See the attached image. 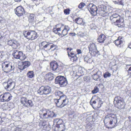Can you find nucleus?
<instances>
[{
  "instance_id": "20",
  "label": "nucleus",
  "mask_w": 131,
  "mask_h": 131,
  "mask_svg": "<svg viewBox=\"0 0 131 131\" xmlns=\"http://www.w3.org/2000/svg\"><path fill=\"white\" fill-rule=\"evenodd\" d=\"M123 19L121 18L117 22L115 23V25L119 27H122L124 26V23Z\"/></svg>"
},
{
  "instance_id": "2",
  "label": "nucleus",
  "mask_w": 131,
  "mask_h": 131,
  "mask_svg": "<svg viewBox=\"0 0 131 131\" xmlns=\"http://www.w3.org/2000/svg\"><path fill=\"white\" fill-rule=\"evenodd\" d=\"M2 69L4 72L6 73L10 72L14 70V66L10 62L6 61L3 62L1 64Z\"/></svg>"
},
{
  "instance_id": "31",
  "label": "nucleus",
  "mask_w": 131,
  "mask_h": 131,
  "mask_svg": "<svg viewBox=\"0 0 131 131\" xmlns=\"http://www.w3.org/2000/svg\"><path fill=\"white\" fill-rule=\"evenodd\" d=\"M54 121L55 122H56V126H58V125H60L61 124H62L63 121L62 119H54Z\"/></svg>"
},
{
  "instance_id": "60",
  "label": "nucleus",
  "mask_w": 131,
  "mask_h": 131,
  "mask_svg": "<svg viewBox=\"0 0 131 131\" xmlns=\"http://www.w3.org/2000/svg\"><path fill=\"white\" fill-rule=\"evenodd\" d=\"M50 46V48H49V49H48V50H50L52 48H53V47H55V45H53V44L51 45H50L49 46Z\"/></svg>"
},
{
  "instance_id": "59",
  "label": "nucleus",
  "mask_w": 131,
  "mask_h": 131,
  "mask_svg": "<svg viewBox=\"0 0 131 131\" xmlns=\"http://www.w3.org/2000/svg\"><path fill=\"white\" fill-rule=\"evenodd\" d=\"M64 29L69 31L70 30V28L68 26H65Z\"/></svg>"
},
{
  "instance_id": "39",
  "label": "nucleus",
  "mask_w": 131,
  "mask_h": 131,
  "mask_svg": "<svg viewBox=\"0 0 131 131\" xmlns=\"http://www.w3.org/2000/svg\"><path fill=\"white\" fill-rule=\"evenodd\" d=\"M27 99L25 97H21L20 99L21 103V104L24 106V104L26 102Z\"/></svg>"
},
{
  "instance_id": "11",
  "label": "nucleus",
  "mask_w": 131,
  "mask_h": 131,
  "mask_svg": "<svg viewBox=\"0 0 131 131\" xmlns=\"http://www.w3.org/2000/svg\"><path fill=\"white\" fill-rule=\"evenodd\" d=\"M49 111V110L44 108L40 110L39 112L40 117L42 119H48Z\"/></svg>"
},
{
  "instance_id": "47",
  "label": "nucleus",
  "mask_w": 131,
  "mask_h": 131,
  "mask_svg": "<svg viewBox=\"0 0 131 131\" xmlns=\"http://www.w3.org/2000/svg\"><path fill=\"white\" fill-rule=\"evenodd\" d=\"M92 77L93 79L95 81H98V79L99 78L95 73L93 75H92Z\"/></svg>"
},
{
  "instance_id": "49",
  "label": "nucleus",
  "mask_w": 131,
  "mask_h": 131,
  "mask_svg": "<svg viewBox=\"0 0 131 131\" xmlns=\"http://www.w3.org/2000/svg\"><path fill=\"white\" fill-rule=\"evenodd\" d=\"M68 31L67 30L64 29L63 30L61 33V35L62 34L63 35V36H62V37H63V36L66 35L67 34Z\"/></svg>"
},
{
  "instance_id": "22",
  "label": "nucleus",
  "mask_w": 131,
  "mask_h": 131,
  "mask_svg": "<svg viewBox=\"0 0 131 131\" xmlns=\"http://www.w3.org/2000/svg\"><path fill=\"white\" fill-rule=\"evenodd\" d=\"M89 48L90 52V51L93 50H96V49H97L96 45L94 43H91L89 46Z\"/></svg>"
},
{
  "instance_id": "44",
  "label": "nucleus",
  "mask_w": 131,
  "mask_h": 131,
  "mask_svg": "<svg viewBox=\"0 0 131 131\" xmlns=\"http://www.w3.org/2000/svg\"><path fill=\"white\" fill-rule=\"evenodd\" d=\"M99 91V89L98 87L95 86L94 87L93 90L92 91V93L93 94L97 93Z\"/></svg>"
},
{
  "instance_id": "64",
  "label": "nucleus",
  "mask_w": 131,
  "mask_h": 131,
  "mask_svg": "<svg viewBox=\"0 0 131 131\" xmlns=\"http://www.w3.org/2000/svg\"><path fill=\"white\" fill-rule=\"evenodd\" d=\"M15 1V2H20L21 0H14Z\"/></svg>"
},
{
  "instance_id": "28",
  "label": "nucleus",
  "mask_w": 131,
  "mask_h": 131,
  "mask_svg": "<svg viewBox=\"0 0 131 131\" xmlns=\"http://www.w3.org/2000/svg\"><path fill=\"white\" fill-rule=\"evenodd\" d=\"M26 58V56L22 52H19V59L21 60H25Z\"/></svg>"
},
{
  "instance_id": "5",
  "label": "nucleus",
  "mask_w": 131,
  "mask_h": 131,
  "mask_svg": "<svg viewBox=\"0 0 131 131\" xmlns=\"http://www.w3.org/2000/svg\"><path fill=\"white\" fill-rule=\"evenodd\" d=\"M112 10L111 8H108L107 10L106 6H100L98 8L99 14L101 16H104L107 13L109 14L111 13Z\"/></svg>"
},
{
  "instance_id": "55",
  "label": "nucleus",
  "mask_w": 131,
  "mask_h": 131,
  "mask_svg": "<svg viewBox=\"0 0 131 131\" xmlns=\"http://www.w3.org/2000/svg\"><path fill=\"white\" fill-rule=\"evenodd\" d=\"M0 102H5L3 95H0Z\"/></svg>"
},
{
  "instance_id": "51",
  "label": "nucleus",
  "mask_w": 131,
  "mask_h": 131,
  "mask_svg": "<svg viewBox=\"0 0 131 131\" xmlns=\"http://www.w3.org/2000/svg\"><path fill=\"white\" fill-rule=\"evenodd\" d=\"M85 5V3H81L79 5L78 7L79 8L81 9Z\"/></svg>"
},
{
  "instance_id": "19",
  "label": "nucleus",
  "mask_w": 131,
  "mask_h": 131,
  "mask_svg": "<svg viewBox=\"0 0 131 131\" xmlns=\"http://www.w3.org/2000/svg\"><path fill=\"white\" fill-rule=\"evenodd\" d=\"M106 38V37L104 35L101 34L97 38V40L100 43H103Z\"/></svg>"
},
{
  "instance_id": "27",
  "label": "nucleus",
  "mask_w": 131,
  "mask_h": 131,
  "mask_svg": "<svg viewBox=\"0 0 131 131\" xmlns=\"http://www.w3.org/2000/svg\"><path fill=\"white\" fill-rule=\"evenodd\" d=\"M46 78L49 81H51L53 80L54 78V75L51 73H49L46 75Z\"/></svg>"
},
{
  "instance_id": "33",
  "label": "nucleus",
  "mask_w": 131,
  "mask_h": 131,
  "mask_svg": "<svg viewBox=\"0 0 131 131\" xmlns=\"http://www.w3.org/2000/svg\"><path fill=\"white\" fill-rule=\"evenodd\" d=\"M98 105H96V107L99 108L101 106V105L103 104V102L102 101L100 97H97Z\"/></svg>"
},
{
  "instance_id": "61",
  "label": "nucleus",
  "mask_w": 131,
  "mask_h": 131,
  "mask_svg": "<svg viewBox=\"0 0 131 131\" xmlns=\"http://www.w3.org/2000/svg\"><path fill=\"white\" fill-rule=\"evenodd\" d=\"M113 1L114 2H115L117 3L120 2V1H121V0H113Z\"/></svg>"
},
{
  "instance_id": "45",
  "label": "nucleus",
  "mask_w": 131,
  "mask_h": 131,
  "mask_svg": "<svg viewBox=\"0 0 131 131\" xmlns=\"http://www.w3.org/2000/svg\"><path fill=\"white\" fill-rule=\"evenodd\" d=\"M126 68L127 70H128V71H131V65H127L126 66ZM130 75L129 77V78H131V72H130Z\"/></svg>"
},
{
  "instance_id": "16",
  "label": "nucleus",
  "mask_w": 131,
  "mask_h": 131,
  "mask_svg": "<svg viewBox=\"0 0 131 131\" xmlns=\"http://www.w3.org/2000/svg\"><path fill=\"white\" fill-rule=\"evenodd\" d=\"M22 65L20 67L21 70H23L26 68L29 67L31 64L30 62L25 61L21 62Z\"/></svg>"
},
{
  "instance_id": "12",
  "label": "nucleus",
  "mask_w": 131,
  "mask_h": 131,
  "mask_svg": "<svg viewBox=\"0 0 131 131\" xmlns=\"http://www.w3.org/2000/svg\"><path fill=\"white\" fill-rule=\"evenodd\" d=\"M117 122V118L116 115L114 114H112L111 117L109 124L111 125V128H113L116 125Z\"/></svg>"
},
{
  "instance_id": "3",
  "label": "nucleus",
  "mask_w": 131,
  "mask_h": 131,
  "mask_svg": "<svg viewBox=\"0 0 131 131\" xmlns=\"http://www.w3.org/2000/svg\"><path fill=\"white\" fill-rule=\"evenodd\" d=\"M23 34L25 38L29 40H34L38 37L37 33L34 31H24Z\"/></svg>"
},
{
  "instance_id": "32",
  "label": "nucleus",
  "mask_w": 131,
  "mask_h": 131,
  "mask_svg": "<svg viewBox=\"0 0 131 131\" xmlns=\"http://www.w3.org/2000/svg\"><path fill=\"white\" fill-rule=\"evenodd\" d=\"M49 112L48 113V118H52L56 117V115L54 113L49 110Z\"/></svg>"
},
{
  "instance_id": "46",
  "label": "nucleus",
  "mask_w": 131,
  "mask_h": 131,
  "mask_svg": "<svg viewBox=\"0 0 131 131\" xmlns=\"http://www.w3.org/2000/svg\"><path fill=\"white\" fill-rule=\"evenodd\" d=\"M6 22V20L2 18V17H0V24H4Z\"/></svg>"
},
{
  "instance_id": "8",
  "label": "nucleus",
  "mask_w": 131,
  "mask_h": 131,
  "mask_svg": "<svg viewBox=\"0 0 131 131\" xmlns=\"http://www.w3.org/2000/svg\"><path fill=\"white\" fill-rule=\"evenodd\" d=\"M51 91V88L48 86H41L38 91V93L40 95H47Z\"/></svg>"
},
{
  "instance_id": "4",
  "label": "nucleus",
  "mask_w": 131,
  "mask_h": 131,
  "mask_svg": "<svg viewBox=\"0 0 131 131\" xmlns=\"http://www.w3.org/2000/svg\"><path fill=\"white\" fill-rule=\"evenodd\" d=\"M115 105L118 108L121 109L125 108V103L124 100L119 97H115L114 101Z\"/></svg>"
},
{
  "instance_id": "30",
  "label": "nucleus",
  "mask_w": 131,
  "mask_h": 131,
  "mask_svg": "<svg viewBox=\"0 0 131 131\" xmlns=\"http://www.w3.org/2000/svg\"><path fill=\"white\" fill-rule=\"evenodd\" d=\"M61 28H54L53 29V32L56 34H58L59 35H61V33L60 32V31L61 30Z\"/></svg>"
},
{
  "instance_id": "42",
  "label": "nucleus",
  "mask_w": 131,
  "mask_h": 131,
  "mask_svg": "<svg viewBox=\"0 0 131 131\" xmlns=\"http://www.w3.org/2000/svg\"><path fill=\"white\" fill-rule=\"evenodd\" d=\"M121 18L120 16L118 14L114 13L112 14L110 17V18Z\"/></svg>"
},
{
  "instance_id": "40",
  "label": "nucleus",
  "mask_w": 131,
  "mask_h": 131,
  "mask_svg": "<svg viewBox=\"0 0 131 131\" xmlns=\"http://www.w3.org/2000/svg\"><path fill=\"white\" fill-rule=\"evenodd\" d=\"M76 23L78 24H81L83 22L82 19L80 18H77L75 19Z\"/></svg>"
},
{
  "instance_id": "7",
  "label": "nucleus",
  "mask_w": 131,
  "mask_h": 131,
  "mask_svg": "<svg viewBox=\"0 0 131 131\" xmlns=\"http://www.w3.org/2000/svg\"><path fill=\"white\" fill-rule=\"evenodd\" d=\"M55 83L59 84L61 87L66 86L67 84V79L64 77L58 76L56 77L55 80Z\"/></svg>"
},
{
  "instance_id": "18",
  "label": "nucleus",
  "mask_w": 131,
  "mask_h": 131,
  "mask_svg": "<svg viewBox=\"0 0 131 131\" xmlns=\"http://www.w3.org/2000/svg\"><path fill=\"white\" fill-rule=\"evenodd\" d=\"M3 95L5 102L9 101L12 99V97L11 95L9 93H5Z\"/></svg>"
},
{
  "instance_id": "6",
  "label": "nucleus",
  "mask_w": 131,
  "mask_h": 131,
  "mask_svg": "<svg viewBox=\"0 0 131 131\" xmlns=\"http://www.w3.org/2000/svg\"><path fill=\"white\" fill-rule=\"evenodd\" d=\"M5 89L7 90H12L14 88L15 84L11 79H9L7 82H4L3 83Z\"/></svg>"
},
{
  "instance_id": "34",
  "label": "nucleus",
  "mask_w": 131,
  "mask_h": 131,
  "mask_svg": "<svg viewBox=\"0 0 131 131\" xmlns=\"http://www.w3.org/2000/svg\"><path fill=\"white\" fill-rule=\"evenodd\" d=\"M92 99L90 102V105L92 106L93 108H94V106H96V103L97 102V98L95 100L93 101L92 102Z\"/></svg>"
},
{
  "instance_id": "1",
  "label": "nucleus",
  "mask_w": 131,
  "mask_h": 131,
  "mask_svg": "<svg viewBox=\"0 0 131 131\" xmlns=\"http://www.w3.org/2000/svg\"><path fill=\"white\" fill-rule=\"evenodd\" d=\"M54 103L58 108H61L66 105L68 103V100L66 97L59 98V99H54Z\"/></svg>"
},
{
  "instance_id": "29",
  "label": "nucleus",
  "mask_w": 131,
  "mask_h": 131,
  "mask_svg": "<svg viewBox=\"0 0 131 131\" xmlns=\"http://www.w3.org/2000/svg\"><path fill=\"white\" fill-rule=\"evenodd\" d=\"M42 46H43V48H46L47 47H48L50 45L52 44V43L48 42L46 41H43L41 43V44Z\"/></svg>"
},
{
  "instance_id": "63",
  "label": "nucleus",
  "mask_w": 131,
  "mask_h": 131,
  "mask_svg": "<svg viewBox=\"0 0 131 131\" xmlns=\"http://www.w3.org/2000/svg\"><path fill=\"white\" fill-rule=\"evenodd\" d=\"M70 34L71 35H72V36H73L74 35V34H75L74 33H70Z\"/></svg>"
},
{
  "instance_id": "13",
  "label": "nucleus",
  "mask_w": 131,
  "mask_h": 131,
  "mask_svg": "<svg viewBox=\"0 0 131 131\" xmlns=\"http://www.w3.org/2000/svg\"><path fill=\"white\" fill-rule=\"evenodd\" d=\"M15 13L18 16H22L25 14V11L24 8L21 6L17 7L15 9Z\"/></svg>"
},
{
  "instance_id": "43",
  "label": "nucleus",
  "mask_w": 131,
  "mask_h": 131,
  "mask_svg": "<svg viewBox=\"0 0 131 131\" xmlns=\"http://www.w3.org/2000/svg\"><path fill=\"white\" fill-rule=\"evenodd\" d=\"M111 75L110 73L108 72H106L105 73L103 74V76L105 78L107 77H110Z\"/></svg>"
},
{
  "instance_id": "41",
  "label": "nucleus",
  "mask_w": 131,
  "mask_h": 131,
  "mask_svg": "<svg viewBox=\"0 0 131 131\" xmlns=\"http://www.w3.org/2000/svg\"><path fill=\"white\" fill-rule=\"evenodd\" d=\"M121 19V18H110V19L111 20V21L114 24H115V23L117 22L119 19Z\"/></svg>"
},
{
  "instance_id": "57",
  "label": "nucleus",
  "mask_w": 131,
  "mask_h": 131,
  "mask_svg": "<svg viewBox=\"0 0 131 131\" xmlns=\"http://www.w3.org/2000/svg\"><path fill=\"white\" fill-rule=\"evenodd\" d=\"M126 93L130 97L131 95V90H127L126 91Z\"/></svg>"
},
{
  "instance_id": "54",
  "label": "nucleus",
  "mask_w": 131,
  "mask_h": 131,
  "mask_svg": "<svg viewBox=\"0 0 131 131\" xmlns=\"http://www.w3.org/2000/svg\"><path fill=\"white\" fill-rule=\"evenodd\" d=\"M96 73V74L97 75L98 77H99V78L102 75V72L99 70L97 71L96 73Z\"/></svg>"
},
{
  "instance_id": "23",
  "label": "nucleus",
  "mask_w": 131,
  "mask_h": 131,
  "mask_svg": "<svg viewBox=\"0 0 131 131\" xmlns=\"http://www.w3.org/2000/svg\"><path fill=\"white\" fill-rule=\"evenodd\" d=\"M33 105L32 101L30 100H28L24 104V106L27 107H29L32 106Z\"/></svg>"
},
{
  "instance_id": "38",
  "label": "nucleus",
  "mask_w": 131,
  "mask_h": 131,
  "mask_svg": "<svg viewBox=\"0 0 131 131\" xmlns=\"http://www.w3.org/2000/svg\"><path fill=\"white\" fill-rule=\"evenodd\" d=\"M84 61H86L87 63H91L92 60L91 58H89L88 55H87L84 58Z\"/></svg>"
},
{
  "instance_id": "48",
  "label": "nucleus",
  "mask_w": 131,
  "mask_h": 131,
  "mask_svg": "<svg viewBox=\"0 0 131 131\" xmlns=\"http://www.w3.org/2000/svg\"><path fill=\"white\" fill-rule=\"evenodd\" d=\"M13 103H8L7 104H5V106H8L9 108H13Z\"/></svg>"
},
{
  "instance_id": "50",
  "label": "nucleus",
  "mask_w": 131,
  "mask_h": 131,
  "mask_svg": "<svg viewBox=\"0 0 131 131\" xmlns=\"http://www.w3.org/2000/svg\"><path fill=\"white\" fill-rule=\"evenodd\" d=\"M70 10L69 9H65L64 10V14L66 15H68L70 14Z\"/></svg>"
},
{
  "instance_id": "35",
  "label": "nucleus",
  "mask_w": 131,
  "mask_h": 131,
  "mask_svg": "<svg viewBox=\"0 0 131 131\" xmlns=\"http://www.w3.org/2000/svg\"><path fill=\"white\" fill-rule=\"evenodd\" d=\"M34 75V72L33 71H29L27 73V77L30 78H32Z\"/></svg>"
},
{
  "instance_id": "17",
  "label": "nucleus",
  "mask_w": 131,
  "mask_h": 131,
  "mask_svg": "<svg viewBox=\"0 0 131 131\" xmlns=\"http://www.w3.org/2000/svg\"><path fill=\"white\" fill-rule=\"evenodd\" d=\"M50 67L53 71H57L59 70L58 65L56 61H53L51 62Z\"/></svg>"
},
{
  "instance_id": "53",
  "label": "nucleus",
  "mask_w": 131,
  "mask_h": 131,
  "mask_svg": "<svg viewBox=\"0 0 131 131\" xmlns=\"http://www.w3.org/2000/svg\"><path fill=\"white\" fill-rule=\"evenodd\" d=\"M84 81L86 82L90 80V77L89 76H86L84 77Z\"/></svg>"
},
{
  "instance_id": "26",
  "label": "nucleus",
  "mask_w": 131,
  "mask_h": 131,
  "mask_svg": "<svg viewBox=\"0 0 131 131\" xmlns=\"http://www.w3.org/2000/svg\"><path fill=\"white\" fill-rule=\"evenodd\" d=\"M19 52L17 50H15L13 51L12 55L16 59H19Z\"/></svg>"
},
{
  "instance_id": "62",
  "label": "nucleus",
  "mask_w": 131,
  "mask_h": 131,
  "mask_svg": "<svg viewBox=\"0 0 131 131\" xmlns=\"http://www.w3.org/2000/svg\"><path fill=\"white\" fill-rule=\"evenodd\" d=\"M128 47L131 49V43L128 46Z\"/></svg>"
},
{
  "instance_id": "37",
  "label": "nucleus",
  "mask_w": 131,
  "mask_h": 131,
  "mask_svg": "<svg viewBox=\"0 0 131 131\" xmlns=\"http://www.w3.org/2000/svg\"><path fill=\"white\" fill-rule=\"evenodd\" d=\"M90 53L91 55L92 56H95L96 54H97L99 53V52L96 49V50H93L92 51H90Z\"/></svg>"
},
{
  "instance_id": "15",
  "label": "nucleus",
  "mask_w": 131,
  "mask_h": 131,
  "mask_svg": "<svg viewBox=\"0 0 131 131\" xmlns=\"http://www.w3.org/2000/svg\"><path fill=\"white\" fill-rule=\"evenodd\" d=\"M114 42L116 46L121 47L122 46H123V39L122 37L119 36L117 40L114 41Z\"/></svg>"
},
{
  "instance_id": "14",
  "label": "nucleus",
  "mask_w": 131,
  "mask_h": 131,
  "mask_svg": "<svg viewBox=\"0 0 131 131\" xmlns=\"http://www.w3.org/2000/svg\"><path fill=\"white\" fill-rule=\"evenodd\" d=\"M7 43L8 45L12 46L14 49L16 48L20 45L17 41L12 40H8Z\"/></svg>"
},
{
  "instance_id": "9",
  "label": "nucleus",
  "mask_w": 131,
  "mask_h": 131,
  "mask_svg": "<svg viewBox=\"0 0 131 131\" xmlns=\"http://www.w3.org/2000/svg\"><path fill=\"white\" fill-rule=\"evenodd\" d=\"M88 9L92 15L95 16L97 14L98 8L93 4H89L87 7Z\"/></svg>"
},
{
  "instance_id": "10",
  "label": "nucleus",
  "mask_w": 131,
  "mask_h": 131,
  "mask_svg": "<svg viewBox=\"0 0 131 131\" xmlns=\"http://www.w3.org/2000/svg\"><path fill=\"white\" fill-rule=\"evenodd\" d=\"M72 49L71 48H70V51L68 52V54L69 58L72 61L76 62L78 60V57L77 54L71 51Z\"/></svg>"
},
{
  "instance_id": "24",
  "label": "nucleus",
  "mask_w": 131,
  "mask_h": 131,
  "mask_svg": "<svg viewBox=\"0 0 131 131\" xmlns=\"http://www.w3.org/2000/svg\"><path fill=\"white\" fill-rule=\"evenodd\" d=\"M111 116L112 114H110L107 115L105 117L104 120V122L105 124L109 123Z\"/></svg>"
},
{
  "instance_id": "21",
  "label": "nucleus",
  "mask_w": 131,
  "mask_h": 131,
  "mask_svg": "<svg viewBox=\"0 0 131 131\" xmlns=\"http://www.w3.org/2000/svg\"><path fill=\"white\" fill-rule=\"evenodd\" d=\"M55 95L57 97H58L59 98H64L66 97V96L64 95L63 92L59 91H56L55 92Z\"/></svg>"
},
{
  "instance_id": "36",
  "label": "nucleus",
  "mask_w": 131,
  "mask_h": 131,
  "mask_svg": "<svg viewBox=\"0 0 131 131\" xmlns=\"http://www.w3.org/2000/svg\"><path fill=\"white\" fill-rule=\"evenodd\" d=\"M35 15L33 14H30L28 18V20L29 22H32L34 20Z\"/></svg>"
},
{
  "instance_id": "56",
  "label": "nucleus",
  "mask_w": 131,
  "mask_h": 131,
  "mask_svg": "<svg viewBox=\"0 0 131 131\" xmlns=\"http://www.w3.org/2000/svg\"><path fill=\"white\" fill-rule=\"evenodd\" d=\"M3 56L2 55V53L0 52V61H3L4 59L3 58Z\"/></svg>"
},
{
  "instance_id": "52",
  "label": "nucleus",
  "mask_w": 131,
  "mask_h": 131,
  "mask_svg": "<svg viewBox=\"0 0 131 131\" xmlns=\"http://www.w3.org/2000/svg\"><path fill=\"white\" fill-rule=\"evenodd\" d=\"M90 26L91 29H95L96 28L95 24L93 23L91 24L90 25Z\"/></svg>"
},
{
  "instance_id": "58",
  "label": "nucleus",
  "mask_w": 131,
  "mask_h": 131,
  "mask_svg": "<svg viewBox=\"0 0 131 131\" xmlns=\"http://www.w3.org/2000/svg\"><path fill=\"white\" fill-rule=\"evenodd\" d=\"M77 54H76L77 55V54H80L82 53V52L81 49H77Z\"/></svg>"
},
{
  "instance_id": "25",
  "label": "nucleus",
  "mask_w": 131,
  "mask_h": 131,
  "mask_svg": "<svg viewBox=\"0 0 131 131\" xmlns=\"http://www.w3.org/2000/svg\"><path fill=\"white\" fill-rule=\"evenodd\" d=\"M57 128V131H64L65 129V126L64 124H61L56 127V129Z\"/></svg>"
}]
</instances>
